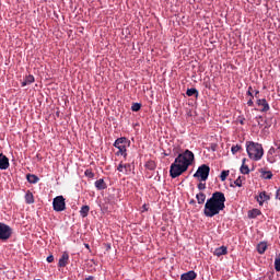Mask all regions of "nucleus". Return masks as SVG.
Here are the masks:
<instances>
[{
    "label": "nucleus",
    "mask_w": 280,
    "mask_h": 280,
    "mask_svg": "<svg viewBox=\"0 0 280 280\" xmlns=\"http://www.w3.org/2000/svg\"><path fill=\"white\" fill-rule=\"evenodd\" d=\"M47 261H48V264H52V261H54V255L48 256V257H47Z\"/></svg>",
    "instance_id": "obj_35"
},
{
    "label": "nucleus",
    "mask_w": 280,
    "mask_h": 280,
    "mask_svg": "<svg viewBox=\"0 0 280 280\" xmlns=\"http://www.w3.org/2000/svg\"><path fill=\"white\" fill-rule=\"evenodd\" d=\"M258 126H261V122L258 120Z\"/></svg>",
    "instance_id": "obj_47"
},
{
    "label": "nucleus",
    "mask_w": 280,
    "mask_h": 280,
    "mask_svg": "<svg viewBox=\"0 0 280 280\" xmlns=\"http://www.w3.org/2000/svg\"><path fill=\"white\" fill-rule=\"evenodd\" d=\"M66 266H69V253L63 252L61 257L59 258L58 267L66 268Z\"/></svg>",
    "instance_id": "obj_8"
},
{
    "label": "nucleus",
    "mask_w": 280,
    "mask_h": 280,
    "mask_svg": "<svg viewBox=\"0 0 280 280\" xmlns=\"http://www.w3.org/2000/svg\"><path fill=\"white\" fill-rule=\"evenodd\" d=\"M26 180H28V183H31V185H36V183H38V180H40V178H38V176H36L34 174H27Z\"/></svg>",
    "instance_id": "obj_16"
},
{
    "label": "nucleus",
    "mask_w": 280,
    "mask_h": 280,
    "mask_svg": "<svg viewBox=\"0 0 280 280\" xmlns=\"http://www.w3.org/2000/svg\"><path fill=\"white\" fill-rule=\"evenodd\" d=\"M280 147L277 149L275 147H271L268 151V156H277L279 154Z\"/></svg>",
    "instance_id": "obj_25"
},
{
    "label": "nucleus",
    "mask_w": 280,
    "mask_h": 280,
    "mask_svg": "<svg viewBox=\"0 0 280 280\" xmlns=\"http://www.w3.org/2000/svg\"><path fill=\"white\" fill-rule=\"evenodd\" d=\"M256 119H264V117H261V116H258V117H256Z\"/></svg>",
    "instance_id": "obj_45"
},
{
    "label": "nucleus",
    "mask_w": 280,
    "mask_h": 280,
    "mask_svg": "<svg viewBox=\"0 0 280 280\" xmlns=\"http://www.w3.org/2000/svg\"><path fill=\"white\" fill-rule=\"evenodd\" d=\"M240 150H242V145H240V144L233 145L231 148L232 154H237V152H240Z\"/></svg>",
    "instance_id": "obj_28"
},
{
    "label": "nucleus",
    "mask_w": 280,
    "mask_h": 280,
    "mask_svg": "<svg viewBox=\"0 0 280 280\" xmlns=\"http://www.w3.org/2000/svg\"><path fill=\"white\" fill-rule=\"evenodd\" d=\"M85 247H88V248H89V244H85Z\"/></svg>",
    "instance_id": "obj_48"
},
{
    "label": "nucleus",
    "mask_w": 280,
    "mask_h": 280,
    "mask_svg": "<svg viewBox=\"0 0 280 280\" xmlns=\"http://www.w3.org/2000/svg\"><path fill=\"white\" fill-rule=\"evenodd\" d=\"M257 106H262L260 113H268V110H270V105L268 104V101H266V98H258Z\"/></svg>",
    "instance_id": "obj_9"
},
{
    "label": "nucleus",
    "mask_w": 280,
    "mask_h": 280,
    "mask_svg": "<svg viewBox=\"0 0 280 280\" xmlns=\"http://www.w3.org/2000/svg\"><path fill=\"white\" fill-rule=\"evenodd\" d=\"M229 174H230V171H222L220 175L221 180L222 182L226 180V178H229Z\"/></svg>",
    "instance_id": "obj_29"
},
{
    "label": "nucleus",
    "mask_w": 280,
    "mask_h": 280,
    "mask_svg": "<svg viewBox=\"0 0 280 280\" xmlns=\"http://www.w3.org/2000/svg\"><path fill=\"white\" fill-rule=\"evenodd\" d=\"M240 172H241V174H244V175L250 174V168L248 167V165L242 164Z\"/></svg>",
    "instance_id": "obj_26"
},
{
    "label": "nucleus",
    "mask_w": 280,
    "mask_h": 280,
    "mask_svg": "<svg viewBox=\"0 0 280 280\" xmlns=\"http://www.w3.org/2000/svg\"><path fill=\"white\" fill-rule=\"evenodd\" d=\"M34 82H35L34 75L30 74L25 77V79L21 84L22 86H30V84H34Z\"/></svg>",
    "instance_id": "obj_14"
},
{
    "label": "nucleus",
    "mask_w": 280,
    "mask_h": 280,
    "mask_svg": "<svg viewBox=\"0 0 280 280\" xmlns=\"http://www.w3.org/2000/svg\"><path fill=\"white\" fill-rule=\"evenodd\" d=\"M130 145V141L126 137H121L115 140L114 148H117L116 156H128L127 148Z\"/></svg>",
    "instance_id": "obj_4"
},
{
    "label": "nucleus",
    "mask_w": 280,
    "mask_h": 280,
    "mask_svg": "<svg viewBox=\"0 0 280 280\" xmlns=\"http://www.w3.org/2000/svg\"><path fill=\"white\" fill-rule=\"evenodd\" d=\"M52 209L54 211H65L67 209V203L65 202L63 196H57L52 200Z\"/></svg>",
    "instance_id": "obj_7"
},
{
    "label": "nucleus",
    "mask_w": 280,
    "mask_h": 280,
    "mask_svg": "<svg viewBox=\"0 0 280 280\" xmlns=\"http://www.w3.org/2000/svg\"><path fill=\"white\" fill-rule=\"evenodd\" d=\"M144 167L151 172H154V170H156V163L154 161H148Z\"/></svg>",
    "instance_id": "obj_24"
},
{
    "label": "nucleus",
    "mask_w": 280,
    "mask_h": 280,
    "mask_svg": "<svg viewBox=\"0 0 280 280\" xmlns=\"http://www.w3.org/2000/svg\"><path fill=\"white\" fill-rule=\"evenodd\" d=\"M257 202L260 207L264 206V202H268L270 200V196L266 191H261L259 196L256 197Z\"/></svg>",
    "instance_id": "obj_10"
},
{
    "label": "nucleus",
    "mask_w": 280,
    "mask_h": 280,
    "mask_svg": "<svg viewBox=\"0 0 280 280\" xmlns=\"http://www.w3.org/2000/svg\"><path fill=\"white\" fill-rule=\"evenodd\" d=\"M84 175L88 177V178H95V173L91 170H86L84 172Z\"/></svg>",
    "instance_id": "obj_30"
},
{
    "label": "nucleus",
    "mask_w": 280,
    "mask_h": 280,
    "mask_svg": "<svg viewBox=\"0 0 280 280\" xmlns=\"http://www.w3.org/2000/svg\"><path fill=\"white\" fill-rule=\"evenodd\" d=\"M195 161L194 152L187 149L185 152L179 153L174 163L171 164L170 176L171 178H178L182 174H185L189 170V165H192Z\"/></svg>",
    "instance_id": "obj_1"
},
{
    "label": "nucleus",
    "mask_w": 280,
    "mask_h": 280,
    "mask_svg": "<svg viewBox=\"0 0 280 280\" xmlns=\"http://www.w3.org/2000/svg\"><path fill=\"white\" fill-rule=\"evenodd\" d=\"M226 197L222 191H215L212 194L211 198L206 201L203 214L206 218H213L220 214V211H224L226 206Z\"/></svg>",
    "instance_id": "obj_2"
},
{
    "label": "nucleus",
    "mask_w": 280,
    "mask_h": 280,
    "mask_svg": "<svg viewBox=\"0 0 280 280\" xmlns=\"http://www.w3.org/2000/svg\"><path fill=\"white\" fill-rule=\"evenodd\" d=\"M94 185L98 191H102V189H106V187H107L106 182H104V179H102V178L97 179Z\"/></svg>",
    "instance_id": "obj_17"
},
{
    "label": "nucleus",
    "mask_w": 280,
    "mask_h": 280,
    "mask_svg": "<svg viewBox=\"0 0 280 280\" xmlns=\"http://www.w3.org/2000/svg\"><path fill=\"white\" fill-rule=\"evenodd\" d=\"M246 152L252 159V161H261L264 156V147L261 144L254 142V141H247L246 142Z\"/></svg>",
    "instance_id": "obj_3"
},
{
    "label": "nucleus",
    "mask_w": 280,
    "mask_h": 280,
    "mask_svg": "<svg viewBox=\"0 0 280 280\" xmlns=\"http://www.w3.org/2000/svg\"><path fill=\"white\" fill-rule=\"evenodd\" d=\"M246 158H244L243 160H242V165H246Z\"/></svg>",
    "instance_id": "obj_40"
},
{
    "label": "nucleus",
    "mask_w": 280,
    "mask_h": 280,
    "mask_svg": "<svg viewBox=\"0 0 280 280\" xmlns=\"http://www.w3.org/2000/svg\"><path fill=\"white\" fill-rule=\"evenodd\" d=\"M259 90H257L256 92H255V97L258 100L259 98Z\"/></svg>",
    "instance_id": "obj_38"
},
{
    "label": "nucleus",
    "mask_w": 280,
    "mask_h": 280,
    "mask_svg": "<svg viewBox=\"0 0 280 280\" xmlns=\"http://www.w3.org/2000/svg\"><path fill=\"white\" fill-rule=\"evenodd\" d=\"M211 172V167L207 164H202L198 167L197 172L194 174V178H200V180H207L209 178V174Z\"/></svg>",
    "instance_id": "obj_5"
},
{
    "label": "nucleus",
    "mask_w": 280,
    "mask_h": 280,
    "mask_svg": "<svg viewBox=\"0 0 280 280\" xmlns=\"http://www.w3.org/2000/svg\"><path fill=\"white\" fill-rule=\"evenodd\" d=\"M248 91H249L250 93H253V86H249V88H248Z\"/></svg>",
    "instance_id": "obj_43"
},
{
    "label": "nucleus",
    "mask_w": 280,
    "mask_h": 280,
    "mask_svg": "<svg viewBox=\"0 0 280 280\" xmlns=\"http://www.w3.org/2000/svg\"><path fill=\"white\" fill-rule=\"evenodd\" d=\"M198 189H199L200 191L207 189V184L199 183V184H198Z\"/></svg>",
    "instance_id": "obj_33"
},
{
    "label": "nucleus",
    "mask_w": 280,
    "mask_h": 280,
    "mask_svg": "<svg viewBox=\"0 0 280 280\" xmlns=\"http://www.w3.org/2000/svg\"><path fill=\"white\" fill-rule=\"evenodd\" d=\"M268 161H269L270 163H275V160H273L272 158H268Z\"/></svg>",
    "instance_id": "obj_42"
},
{
    "label": "nucleus",
    "mask_w": 280,
    "mask_h": 280,
    "mask_svg": "<svg viewBox=\"0 0 280 280\" xmlns=\"http://www.w3.org/2000/svg\"><path fill=\"white\" fill-rule=\"evenodd\" d=\"M196 199L198 205H205V200H207V195H205V192H199L196 195Z\"/></svg>",
    "instance_id": "obj_21"
},
{
    "label": "nucleus",
    "mask_w": 280,
    "mask_h": 280,
    "mask_svg": "<svg viewBox=\"0 0 280 280\" xmlns=\"http://www.w3.org/2000/svg\"><path fill=\"white\" fill-rule=\"evenodd\" d=\"M196 277H198V275L196 273V271H188L186 273H183L180 276L182 280H194L196 279Z\"/></svg>",
    "instance_id": "obj_13"
},
{
    "label": "nucleus",
    "mask_w": 280,
    "mask_h": 280,
    "mask_svg": "<svg viewBox=\"0 0 280 280\" xmlns=\"http://www.w3.org/2000/svg\"><path fill=\"white\" fill-rule=\"evenodd\" d=\"M275 270L276 272H280V257L275 259Z\"/></svg>",
    "instance_id": "obj_31"
},
{
    "label": "nucleus",
    "mask_w": 280,
    "mask_h": 280,
    "mask_svg": "<svg viewBox=\"0 0 280 280\" xmlns=\"http://www.w3.org/2000/svg\"><path fill=\"white\" fill-rule=\"evenodd\" d=\"M247 106H255V103L253 102V97L247 102Z\"/></svg>",
    "instance_id": "obj_36"
},
{
    "label": "nucleus",
    "mask_w": 280,
    "mask_h": 280,
    "mask_svg": "<svg viewBox=\"0 0 280 280\" xmlns=\"http://www.w3.org/2000/svg\"><path fill=\"white\" fill-rule=\"evenodd\" d=\"M10 167V160L3 153H0V170H8Z\"/></svg>",
    "instance_id": "obj_11"
},
{
    "label": "nucleus",
    "mask_w": 280,
    "mask_h": 280,
    "mask_svg": "<svg viewBox=\"0 0 280 280\" xmlns=\"http://www.w3.org/2000/svg\"><path fill=\"white\" fill-rule=\"evenodd\" d=\"M276 199L277 200H280V188L277 190V192H276Z\"/></svg>",
    "instance_id": "obj_37"
},
{
    "label": "nucleus",
    "mask_w": 280,
    "mask_h": 280,
    "mask_svg": "<svg viewBox=\"0 0 280 280\" xmlns=\"http://www.w3.org/2000/svg\"><path fill=\"white\" fill-rule=\"evenodd\" d=\"M190 205H196V200L192 199V200L190 201Z\"/></svg>",
    "instance_id": "obj_44"
},
{
    "label": "nucleus",
    "mask_w": 280,
    "mask_h": 280,
    "mask_svg": "<svg viewBox=\"0 0 280 280\" xmlns=\"http://www.w3.org/2000/svg\"><path fill=\"white\" fill-rule=\"evenodd\" d=\"M130 164H122L120 163L117 167L118 172H121L122 174H128V172H130Z\"/></svg>",
    "instance_id": "obj_15"
},
{
    "label": "nucleus",
    "mask_w": 280,
    "mask_h": 280,
    "mask_svg": "<svg viewBox=\"0 0 280 280\" xmlns=\"http://www.w3.org/2000/svg\"><path fill=\"white\" fill-rule=\"evenodd\" d=\"M240 124H241L242 126H244V120H241Z\"/></svg>",
    "instance_id": "obj_46"
},
{
    "label": "nucleus",
    "mask_w": 280,
    "mask_h": 280,
    "mask_svg": "<svg viewBox=\"0 0 280 280\" xmlns=\"http://www.w3.org/2000/svg\"><path fill=\"white\" fill-rule=\"evenodd\" d=\"M95 278L93 276H90L88 278H85V280H94Z\"/></svg>",
    "instance_id": "obj_41"
},
{
    "label": "nucleus",
    "mask_w": 280,
    "mask_h": 280,
    "mask_svg": "<svg viewBox=\"0 0 280 280\" xmlns=\"http://www.w3.org/2000/svg\"><path fill=\"white\" fill-rule=\"evenodd\" d=\"M261 215V210L259 209H253L248 211V218H250L252 220H254L255 218Z\"/></svg>",
    "instance_id": "obj_19"
},
{
    "label": "nucleus",
    "mask_w": 280,
    "mask_h": 280,
    "mask_svg": "<svg viewBox=\"0 0 280 280\" xmlns=\"http://www.w3.org/2000/svg\"><path fill=\"white\" fill-rule=\"evenodd\" d=\"M13 230L10 225L0 222V240L2 242H8L12 237Z\"/></svg>",
    "instance_id": "obj_6"
},
{
    "label": "nucleus",
    "mask_w": 280,
    "mask_h": 280,
    "mask_svg": "<svg viewBox=\"0 0 280 280\" xmlns=\"http://www.w3.org/2000/svg\"><path fill=\"white\" fill-rule=\"evenodd\" d=\"M25 202L26 205H34V194L30 190L25 194Z\"/></svg>",
    "instance_id": "obj_18"
},
{
    "label": "nucleus",
    "mask_w": 280,
    "mask_h": 280,
    "mask_svg": "<svg viewBox=\"0 0 280 280\" xmlns=\"http://www.w3.org/2000/svg\"><path fill=\"white\" fill-rule=\"evenodd\" d=\"M234 185H236V187H242V177H238L235 182Z\"/></svg>",
    "instance_id": "obj_34"
},
{
    "label": "nucleus",
    "mask_w": 280,
    "mask_h": 280,
    "mask_svg": "<svg viewBox=\"0 0 280 280\" xmlns=\"http://www.w3.org/2000/svg\"><path fill=\"white\" fill-rule=\"evenodd\" d=\"M247 95H250L252 100H253V97H255V96H253V92H250V91H247Z\"/></svg>",
    "instance_id": "obj_39"
},
{
    "label": "nucleus",
    "mask_w": 280,
    "mask_h": 280,
    "mask_svg": "<svg viewBox=\"0 0 280 280\" xmlns=\"http://www.w3.org/2000/svg\"><path fill=\"white\" fill-rule=\"evenodd\" d=\"M89 211H91V207L89 206L81 207V210H80L81 218H86V215H89Z\"/></svg>",
    "instance_id": "obj_22"
},
{
    "label": "nucleus",
    "mask_w": 280,
    "mask_h": 280,
    "mask_svg": "<svg viewBox=\"0 0 280 280\" xmlns=\"http://www.w3.org/2000/svg\"><path fill=\"white\" fill-rule=\"evenodd\" d=\"M268 248V244L261 242L257 245V252L259 253V255H264V253H266Z\"/></svg>",
    "instance_id": "obj_20"
},
{
    "label": "nucleus",
    "mask_w": 280,
    "mask_h": 280,
    "mask_svg": "<svg viewBox=\"0 0 280 280\" xmlns=\"http://www.w3.org/2000/svg\"><path fill=\"white\" fill-rule=\"evenodd\" d=\"M264 178H266L267 180H270V178H272V172L267 171L262 173Z\"/></svg>",
    "instance_id": "obj_32"
},
{
    "label": "nucleus",
    "mask_w": 280,
    "mask_h": 280,
    "mask_svg": "<svg viewBox=\"0 0 280 280\" xmlns=\"http://www.w3.org/2000/svg\"><path fill=\"white\" fill-rule=\"evenodd\" d=\"M131 110L133 113H139V110H141V103H132Z\"/></svg>",
    "instance_id": "obj_27"
},
{
    "label": "nucleus",
    "mask_w": 280,
    "mask_h": 280,
    "mask_svg": "<svg viewBox=\"0 0 280 280\" xmlns=\"http://www.w3.org/2000/svg\"><path fill=\"white\" fill-rule=\"evenodd\" d=\"M186 95L188 96V97H198V90L196 89V88H192V89H188L187 91H186Z\"/></svg>",
    "instance_id": "obj_23"
},
{
    "label": "nucleus",
    "mask_w": 280,
    "mask_h": 280,
    "mask_svg": "<svg viewBox=\"0 0 280 280\" xmlns=\"http://www.w3.org/2000/svg\"><path fill=\"white\" fill-rule=\"evenodd\" d=\"M229 254V249L226 248V246H221L214 249L213 255L215 257H222V255H228Z\"/></svg>",
    "instance_id": "obj_12"
}]
</instances>
